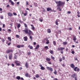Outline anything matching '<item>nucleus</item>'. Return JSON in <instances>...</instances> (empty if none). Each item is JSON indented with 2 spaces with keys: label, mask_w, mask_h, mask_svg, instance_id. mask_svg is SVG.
<instances>
[{
  "label": "nucleus",
  "mask_w": 80,
  "mask_h": 80,
  "mask_svg": "<svg viewBox=\"0 0 80 80\" xmlns=\"http://www.w3.org/2000/svg\"><path fill=\"white\" fill-rule=\"evenodd\" d=\"M24 24L25 26V29L23 30V31L25 32V33L26 34H28V36H30V35H32L33 34V32L31 31L30 30H28V27L27 26V25L26 23H24Z\"/></svg>",
  "instance_id": "f257e3e1"
},
{
  "label": "nucleus",
  "mask_w": 80,
  "mask_h": 80,
  "mask_svg": "<svg viewBox=\"0 0 80 80\" xmlns=\"http://www.w3.org/2000/svg\"><path fill=\"white\" fill-rule=\"evenodd\" d=\"M55 2L57 4V7H61L63 5H65V2H61V1L58 2L55 1Z\"/></svg>",
  "instance_id": "f03ea898"
},
{
  "label": "nucleus",
  "mask_w": 80,
  "mask_h": 80,
  "mask_svg": "<svg viewBox=\"0 0 80 80\" xmlns=\"http://www.w3.org/2000/svg\"><path fill=\"white\" fill-rule=\"evenodd\" d=\"M70 67L72 68H74V70L75 72H79L80 71V69L78 68V67H76L75 68V65L73 64H71Z\"/></svg>",
  "instance_id": "7ed1b4c3"
},
{
  "label": "nucleus",
  "mask_w": 80,
  "mask_h": 80,
  "mask_svg": "<svg viewBox=\"0 0 80 80\" xmlns=\"http://www.w3.org/2000/svg\"><path fill=\"white\" fill-rule=\"evenodd\" d=\"M58 50L59 51H61V53H62V54H63V50H65V48H63V47H60V48H58Z\"/></svg>",
  "instance_id": "20e7f679"
},
{
  "label": "nucleus",
  "mask_w": 80,
  "mask_h": 80,
  "mask_svg": "<svg viewBox=\"0 0 80 80\" xmlns=\"http://www.w3.org/2000/svg\"><path fill=\"white\" fill-rule=\"evenodd\" d=\"M71 77L74 78V80H77V75L76 74H74L71 75Z\"/></svg>",
  "instance_id": "39448f33"
},
{
  "label": "nucleus",
  "mask_w": 80,
  "mask_h": 80,
  "mask_svg": "<svg viewBox=\"0 0 80 80\" xmlns=\"http://www.w3.org/2000/svg\"><path fill=\"white\" fill-rule=\"evenodd\" d=\"M9 58V60H12L13 57V54L12 53H10L8 55Z\"/></svg>",
  "instance_id": "423d86ee"
},
{
  "label": "nucleus",
  "mask_w": 80,
  "mask_h": 80,
  "mask_svg": "<svg viewBox=\"0 0 80 80\" xmlns=\"http://www.w3.org/2000/svg\"><path fill=\"white\" fill-rule=\"evenodd\" d=\"M46 68L47 70H50L51 72H53V68H52L51 67H46Z\"/></svg>",
  "instance_id": "0eeeda50"
},
{
  "label": "nucleus",
  "mask_w": 80,
  "mask_h": 80,
  "mask_svg": "<svg viewBox=\"0 0 80 80\" xmlns=\"http://www.w3.org/2000/svg\"><path fill=\"white\" fill-rule=\"evenodd\" d=\"M39 66L40 67H41V70H45V67H43L42 64H40L39 65Z\"/></svg>",
  "instance_id": "6e6552de"
},
{
  "label": "nucleus",
  "mask_w": 80,
  "mask_h": 80,
  "mask_svg": "<svg viewBox=\"0 0 80 80\" xmlns=\"http://www.w3.org/2000/svg\"><path fill=\"white\" fill-rule=\"evenodd\" d=\"M10 52H13V50H8L6 51V53H7V54H8V53H10Z\"/></svg>",
  "instance_id": "1a4fd4ad"
},
{
  "label": "nucleus",
  "mask_w": 80,
  "mask_h": 80,
  "mask_svg": "<svg viewBox=\"0 0 80 80\" xmlns=\"http://www.w3.org/2000/svg\"><path fill=\"white\" fill-rule=\"evenodd\" d=\"M59 21H60V20H59V19H58L56 20V22H55L56 25H58V22H59Z\"/></svg>",
  "instance_id": "9d476101"
},
{
  "label": "nucleus",
  "mask_w": 80,
  "mask_h": 80,
  "mask_svg": "<svg viewBox=\"0 0 80 80\" xmlns=\"http://www.w3.org/2000/svg\"><path fill=\"white\" fill-rule=\"evenodd\" d=\"M8 16H9V17H12L13 16V14L10 12H8Z\"/></svg>",
  "instance_id": "9b49d317"
},
{
  "label": "nucleus",
  "mask_w": 80,
  "mask_h": 80,
  "mask_svg": "<svg viewBox=\"0 0 80 80\" xmlns=\"http://www.w3.org/2000/svg\"><path fill=\"white\" fill-rule=\"evenodd\" d=\"M47 12H50V11H52V8H47Z\"/></svg>",
  "instance_id": "f8f14e48"
},
{
  "label": "nucleus",
  "mask_w": 80,
  "mask_h": 80,
  "mask_svg": "<svg viewBox=\"0 0 80 80\" xmlns=\"http://www.w3.org/2000/svg\"><path fill=\"white\" fill-rule=\"evenodd\" d=\"M46 60L47 62H50L51 59L48 58H47L46 59Z\"/></svg>",
  "instance_id": "ddd939ff"
},
{
  "label": "nucleus",
  "mask_w": 80,
  "mask_h": 80,
  "mask_svg": "<svg viewBox=\"0 0 80 80\" xmlns=\"http://www.w3.org/2000/svg\"><path fill=\"white\" fill-rule=\"evenodd\" d=\"M46 40L47 42H46V44H48L49 43V40L48 39H44V41Z\"/></svg>",
  "instance_id": "4468645a"
},
{
  "label": "nucleus",
  "mask_w": 80,
  "mask_h": 80,
  "mask_svg": "<svg viewBox=\"0 0 80 80\" xmlns=\"http://www.w3.org/2000/svg\"><path fill=\"white\" fill-rule=\"evenodd\" d=\"M25 66L27 68H28V63H27V62H26Z\"/></svg>",
  "instance_id": "2eb2a0df"
},
{
  "label": "nucleus",
  "mask_w": 80,
  "mask_h": 80,
  "mask_svg": "<svg viewBox=\"0 0 80 80\" xmlns=\"http://www.w3.org/2000/svg\"><path fill=\"white\" fill-rule=\"evenodd\" d=\"M27 39H28L27 37L26 36L24 37L23 39L24 40V41H27Z\"/></svg>",
  "instance_id": "dca6fc26"
},
{
  "label": "nucleus",
  "mask_w": 80,
  "mask_h": 80,
  "mask_svg": "<svg viewBox=\"0 0 80 80\" xmlns=\"http://www.w3.org/2000/svg\"><path fill=\"white\" fill-rule=\"evenodd\" d=\"M40 47L39 45L38 44L36 46V47L35 48V50H38V48Z\"/></svg>",
  "instance_id": "f3484780"
},
{
  "label": "nucleus",
  "mask_w": 80,
  "mask_h": 80,
  "mask_svg": "<svg viewBox=\"0 0 80 80\" xmlns=\"http://www.w3.org/2000/svg\"><path fill=\"white\" fill-rule=\"evenodd\" d=\"M31 27H32L31 28L32 30H35V27L33 26V25L32 24L31 25Z\"/></svg>",
  "instance_id": "a211bd4d"
},
{
  "label": "nucleus",
  "mask_w": 80,
  "mask_h": 80,
  "mask_svg": "<svg viewBox=\"0 0 80 80\" xmlns=\"http://www.w3.org/2000/svg\"><path fill=\"white\" fill-rule=\"evenodd\" d=\"M47 31L48 33H51V30H50V29H47Z\"/></svg>",
  "instance_id": "6ab92c4d"
},
{
  "label": "nucleus",
  "mask_w": 80,
  "mask_h": 80,
  "mask_svg": "<svg viewBox=\"0 0 80 80\" xmlns=\"http://www.w3.org/2000/svg\"><path fill=\"white\" fill-rule=\"evenodd\" d=\"M49 52L50 53H51V54H52V55H53V50H50L49 51Z\"/></svg>",
  "instance_id": "aec40b11"
},
{
  "label": "nucleus",
  "mask_w": 80,
  "mask_h": 80,
  "mask_svg": "<svg viewBox=\"0 0 80 80\" xmlns=\"http://www.w3.org/2000/svg\"><path fill=\"white\" fill-rule=\"evenodd\" d=\"M8 39L10 42H11L12 41V39L11 38H10V37H8Z\"/></svg>",
  "instance_id": "412c9836"
},
{
  "label": "nucleus",
  "mask_w": 80,
  "mask_h": 80,
  "mask_svg": "<svg viewBox=\"0 0 80 80\" xmlns=\"http://www.w3.org/2000/svg\"><path fill=\"white\" fill-rule=\"evenodd\" d=\"M21 26V24H20V23H19V24H18L17 26L18 28H19Z\"/></svg>",
  "instance_id": "4be33fe9"
},
{
  "label": "nucleus",
  "mask_w": 80,
  "mask_h": 80,
  "mask_svg": "<svg viewBox=\"0 0 80 80\" xmlns=\"http://www.w3.org/2000/svg\"><path fill=\"white\" fill-rule=\"evenodd\" d=\"M28 36H29V38H30L31 40H33V38H32V36H30V35Z\"/></svg>",
  "instance_id": "5701e85b"
},
{
  "label": "nucleus",
  "mask_w": 80,
  "mask_h": 80,
  "mask_svg": "<svg viewBox=\"0 0 80 80\" xmlns=\"http://www.w3.org/2000/svg\"><path fill=\"white\" fill-rule=\"evenodd\" d=\"M77 40V39L76 38V37H75V36H73V40L74 41H75V40Z\"/></svg>",
  "instance_id": "b1692460"
},
{
  "label": "nucleus",
  "mask_w": 80,
  "mask_h": 80,
  "mask_svg": "<svg viewBox=\"0 0 80 80\" xmlns=\"http://www.w3.org/2000/svg\"><path fill=\"white\" fill-rule=\"evenodd\" d=\"M67 44V42H63V45H65Z\"/></svg>",
  "instance_id": "393cba45"
},
{
  "label": "nucleus",
  "mask_w": 80,
  "mask_h": 80,
  "mask_svg": "<svg viewBox=\"0 0 80 80\" xmlns=\"http://www.w3.org/2000/svg\"><path fill=\"white\" fill-rule=\"evenodd\" d=\"M20 77L18 76H17L16 77V79H17V80H20Z\"/></svg>",
  "instance_id": "a878e982"
},
{
  "label": "nucleus",
  "mask_w": 80,
  "mask_h": 80,
  "mask_svg": "<svg viewBox=\"0 0 80 80\" xmlns=\"http://www.w3.org/2000/svg\"><path fill=\"white\" fill-rule=\"evenodd\" d=\"M54 73L55 74V75H57V71L56 70H55L54 72Z\"/></svg>",
  "instance_id": "bb28decb"
},
{
  "label": "nucleus",
  "mask_w": 80,
  "mask_h": 80,
  "mask_svg": "<svg viewBox=\"0 0 80 80\" xmlns=\"http://www.w3.org/2000/svg\"><path fill=\"white\" fill-rule=\"evenodd\" d=\"M39 22H43V18H42V19L41 18H39Z\"/></svg>",
  "instance_id": "cd10ccee"
},
{
  "label": "nucleus",
  "mask_w": 80,
  "mask_h": 80,
  "mask_svg": "<svg viewBox=\"0 0 80 80\" xmlns=\"http://www.w3.org/2000/svg\"><path fill=\"white\" fill-rule=\"evenodd\" d=\"M25 76L26 77H28V72L26 73L25 74Z\"/></svg>",
  "instance_id": "c85d7f7f"
},
{
  "label": "nucleus",
  "mask_w": 80,
  "mask_h": 80,
  "mask_svg": "<svg viewBox=\"0 0 80 80\" xmlns=\"http://www.w3.org/2000/svg\"><path fill=\"white\" fill-rule=\"evenodd\" d=\"M53 44L54 45L56 46L57 43H56V42L55 41H53Z\"/></svg>",
  "instance_id": "c756f323"
},
{
  "label": "nucleus",
  "mask_w": 80,
  "mask_h": 80,
  "mask_svg": "<svg viewBox=\"0 0 80 80\" xmlns=\"http://www.w3.org/2000/svg\"><path fill=\"white\" fill-rule=\"evenodd\" d=\"M18 62H19L18 61H16L14 62V63L16 65H17L18 63Z\"/></svg>",
  "instance_id": "7c9ffc66"
},
{
  "label": "nucleus",
  "mask_w": 80,
  "mask_h": 80,
  "mask_svg": "<svg viewBox=\"0 0 80 80\" xmlns=\"http://www.w3.org/2000/svg\"><path fill=\"white\" fill-rule=\"evenodd\" d=\"M35 77L36 78H39L40 77V76H39V75L38 74H37L36 75Z\"/></svg>",
  "instance_id": "2f4dec72"
},
{
  "label": "nucleus",
  "mask_w": 80,
  "mask_h": 80,
  "mask_svg": "<svg viewBox=\"0 0 80 80\" xmlns=\"http://www.w3.org/2000/svg\"><path fill=\"white\" fill-rule=\"evenodd\" d=\"M16 38H19V37H20V36L18 35H16Z\"/></svg>",
  "instance_id": "473e14b6"
},
{
  "label": "nucleus",
  "mask_w": 80,
  "mask_h": 80,
  "mask_svg": "<svg viewBox=\"0 0 80 80\" xmlns=\"http://www.w3.org/2000/svg\"><path fill=\"white\" fill-rule=\"evenodd\" d=\"M45 49H48V46H46L44 47Z\"/></svg>",
  "instance_id": "72a5a7b5"
},
{
  "label": "nucleus",
  "mask_w": 80,
  "mask_h": 80,
  "mask_svg": "<svg viewBox=\"0 0 80 80\" xmlns=\"http://www.w3.org/2000/svg\"><path fill=\"white\" fill-rule=\"evenodd\" d=\"M17 48H21L20 45H17Z\"/></svg>",
  "instance_id": "f704fd0d"
},
{
  "label": "nucleus",
  "mask_w": 80,
  "mask_h": 80,
  "mask_svg": "<svg viewBox=\"0 0 80 80\" xmlns=\"http://www.w3.org/2000/svg\"><path fill=\"white\" fill-rule=\"evenodd\" d=\"M51 58L52 59V60H54L55 59V57H53L52 56V55H51Z\"/></svg>",
  "instance_id": "c9c22d12"
},
{
  "label": "nucleus",
  "mask_w": 80,
  "mask_h": 80,
  "mask_svg": "<svg viewBox=\"0 0 80 80\" xmlns=\"http://www.w3.org/2000/svg\"><path fill=\"white\" fill-rule=\"evenodd\" d=\"M14 59H17V56H15L14 57Z\"/></svg>",
  "instance_id": "e433bc0d"
},
{
  "label": "nucleus",
  "mask_w": 80,
  "mask_h": 80,
  "mask_svg": "<svg viewBox=\"0 0 80 80\" xmlns=\"http://www.w3.org/2000/svg\"><path fill=\"white\" fill-rule=\"evenodd\" d=\"M27 53L28 55H31V52H28Z\"/></svg>",
  "instance_id": "4c0bfd02"
},
{
  "label": "nucleus",
  "mask_w": 80,
  "mask_h": 80,
  "mask_svg": "<svg viewBox=\"0 0 80 80\" xmlns=\"http://www.w3.org/2000/svg\"><path fill=\"white\" fill-rule=\"evenodd\" d=\"M12 66V67H15V65L13 64V63H12L11 64Z\"/></svg>",
  "instance_id": "58836bf2"
},
{
  "label": "nucleus",
  "mask_w": 80,
  "mask_h": 80,
  "mask_svg": "<svg viewBox=\"0 0 80 80\" xmlns=\"http://www.w3.org/2000/svg\"><path fill=\"white\" fill-rule=\"evenodd\" d=\"M2 42H4L5 40V39L2 38Z\"/></svg>",
  "instance_id": "ea45409f"
},
{
  "label": "nucleus",
  "mask_w": 80,
  "mask_h": 80,
  "mask_svg": "<svg viewBox=\"0 0 80 80\" xmlns=\"http://www.w3.org/2000/svg\"><path fill=\"white\" fill-rule=\"evenodd\" d=\"M23 15L24 16H26V15H28V14H27V13H25L23 14Z\"/></svg>",
  "instance_id": "a19ab883"
},
{
  "label": "nucleus",
  "mask_w": 80,
  "mask_h": 80,
  "mask_svg": "<svg viewBox=\"0 0 80 80\" xmlns=\"http://www.w3.org/2000/svg\"><path fill=\"white\" fill-rule=\"evenodd\" d=\"M11 3L12 5H14V2H13L12 1Z\"/></svg>",
  "instance_id": "79ce46f5"
},
{
  "label": "nucleus",
  "mask_w": 80,
  "mask_h": 80,
  "mask_svg": "<svg viewBox=\"0 0 80 80\" xmlns=\"http://www.w3.org/2000/svg\"><path fill=\"white\" fill-rule=\"evenodd\" d=\"M20 45V47H24V45L23 44H22V45Z\"/></svg>",
  "instance_id": "37998d69"
},
{
  "label": "nucleus",
  "mask_w": 80,
  "mask_h": 80,
  "mask_svg": "<svg viewBox=\"0 0 80 80\" xmlns=\"http://www.w3.org/2000/svg\"><path fill=\"white\" fill-rule=\"evenodd\" d=\"M16 65H17V66H20V63H18Z\"/></svg>",
  "instance_id": "c03bdc74"
},
{
  "label": "nucleus",
  "mask_w": 80,
  "mask_h": 80,
  "mask_svg": "<svg viewBox=\"0 0 80 80\" xmlns=\"http://www.w3.org/2000/svg\"><path fill=\"white\" fill-rule=\"evenodd\" d=\"M34 5H35V6H37V3L34 2Z\"/></svg>",
  "instance_id": "a18cd8bd"
},
{
  "label": "nucleus",
  "mask_w": 80,
  "mask_h": 80,
  "mask_svg": "<svg viewBox=\"0 0 80 80\" xmlns=\"http://www.w3.org/2000/svg\"><path fill=\"white\" fill-rule=\"evenodd\" d=\"M22 19L23 20V21H25L26 20V19L24 18H23Z\"/></svg>",
  "instance_id": "49530a36"
},
{
  "label": "nucleus",
  "mask_w": 80,
  "mask_h": 80,
  "mask_svg": "<svg viewBox=\"0 0 80 80\" xmlns=\"http://www.w3.org/2000/svg\"><path fill=\"white\" fill-rule=\"evenodd\" d=\"M13 14L14 15H15V16H16V15H17V13H16L15 12H13Z\"/></svg>",
  "instance_id": "de8ad7c7"
},
{
  "label": "nucleus",
  "mask_w": 80,
  "mask_h": 80,
  "mask_svg": "<svg viewBox=\"0 0 80 80\" xmlns=\"http://www.w3.org/2000/svg\"><path fill=\"white\" fill-rule=\"evenodd\" d=\"M71 53L72 54H74L75 53V52L74 51H72Z\"/></svg>",
  "instance_id": "09e8293b"
},
{
  "label": "nucleus",
  "mask_w": 80,
  "mask_h": 80,
  "mask_svg": "<svg viewBox=\"0 0 80 80\" xmlns=\"http://www.w3.org/2000/svg\"><path fill=\"white\" fill-rule=\"evenodd\" d=\"M62 67H65V64H62Z\"/></svg>",
  "instance_id": "8fccbe9b"
},
{
  "label": "nucleus",
  "mask_w": 80,
  "mask_h": 80,
  "mask_svg": "<svg viewBox=\"0 0 80 80\" xmlns=\"http://www.w3.org/2000/svg\"><path fill=\"white\" fill-rule=\"evenodd\" d=\"M62 60H65V57H64V56H63L62 57Z\"/></svg>",
  "instance_id": "3c124183"
},
{
  "label": "nucleus",
  "mask_w": 80,
  "mask_h": 80,
  "mask_svg": "<svg viewBox=\"0 0 80 80\" xmlns=\"http://www.w3.org/2000/svg\"><path fill=\"white\" fill-rule=\"evenodd\" d=\"M5 27V24H3L2 25V28H4Z\"/></svg>",
  "instance_id": "603ef678"
},
{
  "label": "nucleus",
  "mask_w": 80,
  "mask_h": 80,
  "mask_svg": "<svg viewBox=\"0 0 80 80\" xmlns=\"http://www.w3.org/2000/svg\"><path fill=\"white\" fill-rule=\"evenodd\" d=\"M33 47L32 46H30V49H33Z\"/></svg>",
  "instance_id": "864d4df0"
},
{
  "label": "nucleus",
  "mask_w": 80,
  "mask_h": 80,
  "mask_svg": "<svg viewBox=\"0 0 80 80\" xmlns=\"http://www.w3.org/2000/svg\"><path fill=\"white\" fill-rule=\"evenodd\" d=\"M0 18L1 19H3V16H2Z\"/></svg>",
  "instance_id": "5fc2aeb1"
},
{
  "label": "nucleus",
  "mask_w": 80,
  "mask_h": 80,
  "mask_svg": "<svg viewBox=\"0 0 80 80\" xmlns=\"http://www.w3.org/2000/svg\"><path fill=\"white\" fill-rule=\"evenodd\" d=\"M48 64H49L50 65H52V62H48Z\"/></svg>",
  "instance_id": "6e6d98bb"
},
{
  "label": "nucleus",
  "mask_w": 80,
  "mask_h": 80,
  "mask_svg": "<svg viewBox=\"0 0 80 80\" xmlns=\"http://www.w3.org/2000/svg\"><path fill=\"white\" fill-rule=\"evenodd\" d=\"M62 58H61L59 59V62H62Z\"/></svg>",
  "instance_id": "4d7b16f0"
},
{
  "label": "nucleus",
  "mask_w": 80,
  "mask_h": 80,
  "mask_svg": "<svg viewBox=\"0 0 80 80\" xmlns=\"http://www.w3.org/2000/svg\"><path fill=\"white\" fill-rule=\"evenodd\" d=\"M6 58V59H8V56H7V55H6L5 56Z\"/></svg>",
  "instance_id": "13d9d810"
},
{
  "label": "nucleus",
  "mask_w": 80,
  "mask_h": 80,
  "mask_svg": "<svg viewBox=\"0 0 80 80\" xmlns=\"http://www.w3.org/2000/svg\"><path fill=\"white\" fill-rule=\"evenodd\" d=\"M75 60H78V58H75L74 59Z\"/></svg>",
  "instance_id": "bf43d9fd"
},
{
  "label": "nucleus",
  "mask_w": 80,
  "mask_h": 80,
  "mask_svg": "<svg viewBox=\"0 0 80 80\" xmlns=\"http://www.w3.org/2000/svg\"><path fill=\"white\" fill-rule=\"evenodd\" d=\"M68 14H70V13H71V12L70 11H68Z\"/></svg>",
  "instance_id": "052dcab7"
},
{
  "label": "nucleus",
  "mask_w": 80,
  "mask_h": 80,
  "mask_svg": "<svg viewBox=\"0 0 80 80\" xmlns=\"http://www.w3.org/2000/svg\"><path fill=\"white\" fill-rule=\"evenodd\" d=\"M11 44V42H10L8 44V45L10 46Z\"/></svg>",
  "instance_id": "680f3d73"
},
{
  "label": "nucleus",
  "mask_w": 80,
  "mask_h": 80,
  "mask_svg": "<svg viewBox=\"0 0 80 80\" xmlns=\"http://www.w3.org/2000/svg\"><path fill=\"white\" fill-rule=\"evenodd\" d=\"M68 30H72V28H69Z\"/></svg>",
  "instance_id": "e2e57ef3"
},
{
  "label": "nucleus",
  "mask_w": 80,
  "mask_h": 80,
  "mask_svg": "<svg viewBox=\"0 0 80 80\" xmlns=\"http://www.w3.org/2000/svg\"><path fill=\"white\" fill-rule=\"evenodd\" d=\"M20 79L22 80H24V79H23V78H20Z\"/></svg>",
  "instance_id": "0e129e2a"
},
{
  "label": "nucleus",
  "mask_w": 80,
  "mask_h": 80,
  "mask_svg": "<svg viewBox=\"0 0 80 80\" xmlns=\"http://www.w3.org/2000/svg\"><path fill=\"white\" fill-rule=\"evenodd\" d=\"M26 4L28 5H29V4H28V1L26 2Z\"/></svg>",
  "instance_id": "69168bd1"
},
{
  "label": "nucleus",
  "mask_w": 80,
  "mask_h": 80,
  "mask_svg": "<svg viewBox=\"0 0 80 80\" xmlns=\"http://www.w3.org/2000/svg\"><path fill=\"white\" fill-rule=\"evenodd\" d=\"M25 13H26L28 14V12L27 11L25 10Z\"/></svg>",
  "instance_id": "338daca9"
},
{
  "label": "nucleus",
  "mask_w": 80,
  "mask_h": 80,
  "mask_svg": "<svg viewBox=\"0 0 80 80\" xmlns=\"http://www.w3.org/2000/svg\"><path fill=\"white\" fill-rule=\"evenodd\" d=\"M10 7V5H8L7 6V7L8 8V7Z\"/></svg>",
  "instance_id": "774afa93"
}]
</instances>
